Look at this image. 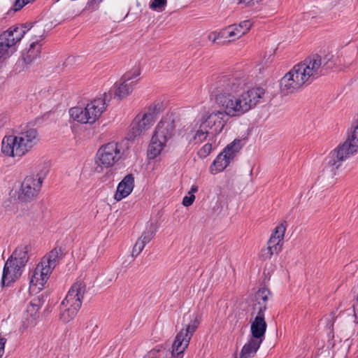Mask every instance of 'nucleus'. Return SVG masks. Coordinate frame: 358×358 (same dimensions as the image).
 Segmentation results:
<instances>
[{
  "mask_svg": "<svg viewBox=\"0 0 358 358\" xmlns=\"http://www.w3.org/2000/svg\"><path fill=\"white\" fill-rule=\"evenodd\" d=\"M249 78L242 72L214 76L209 84L210 95L221 110H215L202 120L207 128L217 134L224 129V117H239L255 108L263 99L262 87H250Z\"/></svg>",
  "mask_w": 358,
  "mask_h": 358,
  "instance_id": "f257e3e1",
  "label": "nucleus"
},
{
  "mask_svg": "<svg viewBox=\"0 0 358 358\" xmlns=\"http://www.w3.org/2000/svg\"><path fill=\"white\" fill-rule=\"evenodd\" d=\"M322 58L313 55L295 64L281 79L280 90L284 94L297 92L322 74Z\"/></svg>",
  "mask_w": 358,
  "mask_h": 358,
  "instance_id": "f03ea898",
  "label": "nucleus"
},
{
  "mask_svg": "<svg viewBox=\"0 0 358 358\" xmlns=\"http://www.w3.org/2000/svg\"><path fill=\"white\" fill-rule=\"evenodd\" d=\"M358 151V122L354 126L352 134L343 144L333 150L324 159L322 171L329 173L331 176L342 162L351 155Z\"/></svg>",
  "mask_w": 358,
  "mask_h": 358,
  "instance_id": "7ed1b4c3",
  "label": "nucleus"
},
{
  "mask_svg": "<svg viewBox=\"0 0 358 358\" xmlns=\"http://www.w3.org/2000/svg\"><path fill=\"white\" fill-rule=\"evenodd\" d=\"M270 291L266 288L259 289L255 294L252 301V315H255L253 320H251L250 332L252 338L263 342L265 338V333L267 324L264 318V312L267 306V301Z\"/></svg>",
  "mask_w": 358,
  "mask_h": 358,
  "instance_id": "20e7f679",
  "label": "nucleus"
},
{
  "mask_svg": "<svg viewBox=\"0 0 358 358\" xmlns=\"http://www.w3.org/2000/svg\"><path fill=\"white\" fill-rule=\"evenodd\" d=\"M60 253V249H53L41 259L35 269L30 273L29 290L31 292L38 293L43 288L56 266Z\"/></svg>",
  "mask_w": 358,
  "mask_h": 358,
  "instance_id": "39448f33",
  "label": "nucleus"
},
{
  "mask_svg": "<svg viewBox=\"0 0 358 358\" xmlns=\"http://www.w3.org/2000/svg\"><path fill=\"white\" fill-rule=\"evenodd\" d=\"M48 173V166L44 164L36 174L26 176L18 191V199L23 202H30L35 200L41 190L44 179Z\"/></svg>",
  "mask_w": 358,
  "mask_h": 358,
  "instance_id": "423d86ee",
  "label": "nucleus"
},
{
  "mask_svg": "<svg viewBox=\"0 0 358 358\" xmlns=\"http://www.w3.org/2000/svg\"><path fill=\"white\" fill-rule=\"evenodd\" d=\"M161 108L162 103L155 102L150 105L145 111L137 115L131 124L130 132L132 136H139L148 130L155 122Z\"/></svg>",
  "mask_w": 358,
  "mask_h": 358,
  "instance_id": "0eeeda50",
  "label": "nucleus"
},
{
  "mask_svg": "<svg viewBox=\"0 0 358 358\" xmlns=\"http://www.w3.org/2000/svg\"><path fill=\"white\" fill-rule=\"evenodd\" d=\"M199 324V321L195 317L176 334L170 352V358H183L184 352L189 346Z\"/></svg>",
  "mask_w": 358,
  "mask_h": 358,
  "instance_id": "6e6552de",
  "label": "nucleus"
},
{
  "mask_svg": "<svg viewBox=\"0 0 358 358\" xmlns=\"http://www.w3.org/2000/svg\"><path fill=\"white\" fill-rule=\"evenodd\" d=\"M122 157L120 145L114 141L101 145L96 155L97 168L108 169L113 166Z\"/></svg>",
  "mask_w": 358,
  "mask_h": 358,
  "instance_id": "1a4fd4ad",
  "label": "nucleus"
},
{
  "mask_svg": "<svg viewBox=\"0 0 358 358\" xmlns=\"http://www.w3.org/2000/svg\"><path fill=\"white\" fill-rule=\"evenodd\" d=\"M241 149L240 140H234L227 145L213 162L209 168L210 173L215 175L223 171L234 160Z\"/></svg>",
  "mask_w": 358,
  "mask_h": 358,
  "instance_id": "9d476101",
  "label": "nucleus"
},
{
  "mask_svg": "<svg viewBox=\"0 0 358 358\" xmlns=\"http://www.w3.org/2000/svg\"><path fill=\"white\" fill-rule=\"evenodd\" d=\"M141 71L138 68L125 73L120 81L115 83L109 92H113L115 97L123 99L133 92L138 82Z\"/></svg>",
  "mask_w": 358,
  "mask_h": 358,
  "instance_id": "9b49d317",
  "label": "nucleus"
},
{
  "mask_svg": "<svg viewBox=\"0 0 358 358\" xmlns=\"http://www.w3.org/2000/svg\"><path fill=\"white\" fill-rule=\"evenodd\" d=\"M41 306L42 303L39 298L33 299L27 304L18 327L20 334H24L36 325Z\"/></svg>",
  "mask_w": 358,
  "mask_h": 358,
  "instance_id": "f8f14e48",
  "label": "nucleus"
},
{
  "mask_svg": "<svg viewBox=\"0 0 358 358\" xmlns=\"http://www.w3.org/2000/svg\"><path fill=\"white\" fill-rule=\"evenodd\" d=\"M184 136L189 143H201L205 141L209 134V129L202 120L194 121L191 124L185 126Z\"/></svg>",
  "mask_w": 358,
  "mask_h": 358,
  "instance_id": "ddd939ff",
  "label": "nucleus"
},
{
  "mask_svg": "<svg viewBox=\"0 0 358 358\" xmlns=\"http://www.w3.org/2000/svg\"><path fill=\"white\" fill-rule=\"evenodd\" d=\"M176 133L175 120L171 115L163 117L157 124L153 135L168 143Z\"/></svg>",
  "mask_w": 358,
  "mask_h": 358,
  "instance_id": "4468645a",
  "label": "nucleus"
},
{
  "mask_svg": "<svg viewBox=\"0 0 358 358\" xmlns=\"http://www.w3.org/2000/svg\"><path fill=\"white\" fill-rule=\"evenodd\" d=\"M26 33L27 29L22 27V24L13 26L0 34V41L9 45V48L15 52L16 45L20 43Z\"/></svg>",
  "mask_w": 358,
  "mask_h": 358,
  "instance_id": "2eb2a0df",
  "label": "nucleus"
},
{
  "mask_svg": "<svg viewBox=\"0 0 358 358\" xmlns=\"http://www.w3.org/2000/svg\"><path fill=\"white\" fill-rule=\"evenodd\" d=\"M16 136L24 156L31 152L39 141L37 130L34 128L24 130Z\"/></svg>",
  "mask_w": 358,
  "mask_h": 358,
  "instance_id": "dca6fc26",
  "label": "nucleus"
},
{
  "mask_svg": "<svg viewBox=\"0 0 358 358\" xmlns=\"http://www.w3.org/2000/svg\"><path fill=\"white\" fill-rule=\"evenodd\" d=\"M1 152L8 157H22L24 156L16 135L5 136L1 141Z\"/></svg>",
  "mask_w": 358,
  "mask_h": 358,
  "instance_id": "f3484780",
  "label": "nucleus"
},
{
  "mask_svg": "<svg viewBox=\"0 0 358 358\" xmlns=\"http://www.w3.org/2000/svg\"><path fill=\"white\" fill-rule=\"evenodd\" d=\"M23 268L8 259L3 270L2 285H8L17 280L21 276Z\"/></svg>",
  "mask_w": 358,
  "mask_h": 358,
  "instance_id": "a211bd4d",
  "label": "nucleus"
},
{
  "mask_svg": "<svg viewBox=\"0 0 358 358\" xmlns=\"http://www.w3.org/2000/svg\"><path fill=\"white\" fill-rule=\"evenodd\" d=\"M90 124L94 123L106 109V100L103 98L94 99L86 105Z\"/></svg>",
  "mask_w": 358,
  "mask_h": 358,
  "instance_id": "6ab92c4d",
  "label": "nucleus"
},
{
  "mask_svg": "<svg viewBox=\"0 0 358 358\" xmlns=\"http://www.w3.org/2000/svg\"><path fill=\"white\" fill-rule=\"evenodd\" d=\"M31 246L29 243L19 245L8 258L15 264L24 268L30 257Z\"/></svg>",
  "mask_w": 358,
  "mask_h": 358,
  "instance_id": "aec40b11",
  "label": "nucleus"
},
{
  "mask_svg": "<svg viewBox=\"0 0 358 358\" xmlns=\"http://www.w3.org/2000/svg\"><path fill=\"white\" fill-rule=\"evenodd\" d=\"M86 292V285L83 280H77L75 282L65 298V300L73 303H78L82 305L84 294Z\"/></svg>",
  "mask_w": 358,
  "mask_h": 358,
  "instance_id": "412c9836",
  "label": "nucleus"
},
{
  "mask_svg": "<svg viewBox=\"0 0 358 358\" xmlns=\"http://www.w3.org/2000/svg\"><path fill=\"white\" fill-rule=\"evenodd\" d=\"M134 187V178L131 174L127 175L118 184L114 198L119 201L129 196Z\"/></svg>",
  "mask_w": 358,
  "mask_h": 358,
  "instance_id": "4be33fe9",
  "label": "nucleus"
},
{
  "mask_svg": "<svg viewBox=\"0 0 358 358\" xmlns=\"http://www.w3.org/2000/svg\"><path fill=\"white\" fill-rule=\"evenodd\" d=\"M78 303H71L69 301H62L61 303V313L60 319L65 323L71 321L77 315L80 310L81 305L78 304Z\"/></svg>",
  "mask_w": 358,
  "mask_h": 358,
  "instance_id": "5701e85b",
  "label": "nucleus"
},
{
  "mask_svg": "<svg viewBox=\"0 0 358 358\" xmlns=\"http://www.w3.org/2000/svg\"><path fill=\"white\" fill-rule=\"evenodd\" d=\"M166 145L167 143L152 135L147 150L148 159H154L159 156L166 147Z\"/></svg>",
  "mask_w": 358,
  "mask_h": 358,
  "instance_id": "b1692460",
  "label": "nucleus"
},
{
  "mask_svg": "<svg viewBox=\"0 0 358 358\" xmlns=\"http://www.w3.org/2000/svg\"><path fill=\"white\" fill-rule=\"evenodd\" d=\"M42 43L37 41L30 42L29 48L23 53V59L26 64H31L41 56Z\"/></svg>",
  "mask_w": 358,
  "mask_h": 358,
  "instance_id": "393cba45",
  "label": "nucleus"
},
{
  "mask_svg": "<svg viewBox=\"0 0 358 358\" xmlns=\"http://www.w3.org/2000/svg\"><path fill=\"white\" fill-rule=\"evenodd\" d=\"M262 341L250 338L248 341L243 346L239 358H250L255 356L259 350Z\"/></svg>",
  "mask_w": 358,
  "mask_h": 358,
  "instance_id": "a878e982",
  "label": "nucleus"
},
{
  "mask_svg": "<svg viewBox=\"0 0 358 358\" xmlns=\"http://www.w3.org/2000/svg\"><path fill=\"white\" fill-rule=\"evenodd\" d=\"M81 330L83 335L92 342L97 338L99 334V327L94 320H90L84 322L81 326Z\"/></svg>",
  "mask_w": 358,
  "mask_h": 358,
  "instance_id": "bb28decb",
  "label": "nucleus"
},
{
  "mask_svg": "<svg viewBox=\"0 0 358 358\" xmlns=\"http://www.w3.org/2000/svg\"><path fill=\"white\" fill-rule=\"evenodd\" d=\"M283 242L274 237H270L267 247L262 250V256L265 259H270L273 255L278 254L282 248Z\"/></svg>",
  "mask_w": 358,
  "mask_h": 358,
  "instance_id": "cd10ccee",
  "label": "nucleus"
},
{
  "mask_svg": "<svg viewBox=\"0 0 358 358\" xmlns=\"http://www.w3.org/2000/svg\"><path fill=\"white\" fill-rule=\"evenodd\" d=\"M253 25V23L250 20H246L240 22L239 23H234L232 24H230L234 34L236 36L237 39L238 40L244 35L247 34L250 30L251 29Z\"/></svg>",
  "mask_w": 358,
  "mask_h": 358,
  "instance_id": "c85d7f7f",
  "label": "nucleus"
},
{
  "mask_svg": "<svg viewBox=\"0 0 358 358\" xmlns=\"http://www.w3.org/2000/svg\"><path fill=\"white\" fill-rule=\"evenodd\" d=\"M69 113L71 118L73 121L78 122L81 124H90V120L87 116L86 107H73L70 108Z\"/></svg>",
  "mask_w": 358,
  "mask_h": 358,
  "instance_id": "c756f323",
  "label": "nucleus"
},
{
  "mask_svg": "<svg viewBox=\"0 0 358 358\" xmlns=\"http://www.w3.org/2000/svg\"><path fill=\"white\" fill-rule=\"evenodd\" d=\"M27 29V33L30 36V42L37 41L38 43H42L44 35V29L39 25L35 24L31 25L30 24H22Z\"/></svg>",
  "mask_w": 358,
  "mask_h": 358,
  "instance_id": "7c9ffc66",
  "label": "nucleus"
},
{
  "mask_svg": "<svg viewBox=\"0 0 358 358\" xmlns=\"http://www.w3.org/2000/svg\"><path fill=\"white\" fill-rule=\"evenodd\" d=\"M143 358H170V352L163 345H158L148 351Z\"/></svg>",
  "mask_w": 358,
  "mask_h": 358,
  "instance_id": "2f4dec72",
  "label": "nucleus"
},
{
  "mask_svg": "<svg viewBox=\"0 0 358 358\" xmlns=\"http://www.w3.org/2000/svg\"><path fill=\"white\" fill-rule=\"evenodd\" d=\"M223 36V45H228L237 41V38L233 32L230 25L222 28Z\"/></svg>",
  "mask_w": 358,
  "mask_h": 358,
  "instance_id": "473e14b6",
  "label": "nucleus"
},
{
  "mask_svg": "<svg viewBox=\"0 0 358 358\" xmlns=\"http://www.w3.org/2000/svg\"><path fill=\"white\" fill-rule=\"evenodd\" d=\"M156 229L152 224H149L138 239L148 244L155 236Z\"/></svg>",
  "mask_w": 358,
  "mask_h": 358,
  "instance_id": "72a5a7b5",
  "label": "nucleus"
},
{
  "mask_svg": "<svg viewBox=\"0 0 358 358\" xmlns=\"http://www.w3.org/2000/svg\"><path fill=\"white\" fill-rule=\"evenodd\" d=\"M287 228L286 222H281L274 229L271 237L276 238L284 242L285 233Z\"/></svg>",
  "mask_w": 358,
  "mask_h": 358,
  "instance_id": "f704fd0d",
  "label": "nucleus"
},
{
  "mask_svg": "<svg viewBox=\"0 0 358 358\" xmlns=\"http://www.w3.org/2000/svg\"><path fill=\"white\" fill-rule=\"evenodd\" d=\"M15 52L13 51L9 45H6L0 41V67L6 59L9 58Z\"/></svg>",
  "mask_w": 358,
  "mask_h": 358,
  "instance_id": "c9c22d12",
  "label": "nucleus"
},
{
  "mask_svg": "<svg viewBox=\"0 0 358 358\" xmlns=\"http://www.w3.org/2000/svg\"><path fill=\"white\" fill-rule=\"evenodd\" d=\"M208 39L213 44L224 45H223V36L222 29L218 31H210L208 35Z\"/></svg>",
  "mask_w": 358,
  "mask_h": 358,
  "instance_id": "e433bc0d",
  "label": "nucleus"
},
{
  "mask_svg": "<svg viewBox=\"0 0 358 358\" xmlns=\"http://www.w3.org/2000/svg\"><path fill=\"white\" fill-rule=\"evenodd\" d=\"M167 0H151L149 7L152 10L162 12L164 10Z\"/></svg>",
  "mask_w": 358,
  "mask_h": 358,
  "instance_id": "4c0bfd02",
  "label": "nucleus"
},
{
  "mask_svg": "<svg viewBox=\"0 0 358 358\" xmlns=\"http://www.w3.org/2000/svg\"><path fill=\"white\" fill-rule=\"evenodd\" d=\"M212 150H213L212 143H207L205 145H203L199 150L197 155L200 158L204 159V158L207 157L210 154Z\"/></svg>",
  "mask_w": 358,
  "mask_h": 358,
  "instance_id": "58836bf2",
  "label": "nucleus"
},
{
  "mask_svg": "<svg viewBox=\"0 0 358 358\" xmlns=\"http://www.w3.org/2000/svg\"><path fill=\"white\" fill-rule=\"evenodd\" d=\"M145 245L146 244L143 241L138 239L133 248L132 256L137 257L143 251Z\"/></svg>",
  "mask_w": 358,
  "mask_h": 358,
  "instance_id": "ea45409f",
  "label": "nucleus"
},
{
  "mask_svg": "<svg viewBox=\"0 0 358 358\" xmlns=\"http://www.w3.org/2000/svg\"><path fill=\"white\" fill-rule=\"evenodd\" d=\"M35 0H15L13 3V10L18 11L22 9L25 5L34 1Z\"/></svg>",
  "mask_w": 358,
  "mask_h": 358,
  "instance_id": "a19ab883",
  "label": "nucleus"
},
{
  "mask_svg": "<svg viewBox=\"0 0 358 358\" xmlns=\"http://www.w3.org/2000/svg\"><path fill=\"white\" fill-rule=\"evenodd\" d=\"M194 200H195L194 195L185 196L182 199V205L186 207L190 206L191 205H192Z\"/></svg>",
  "mask_w": 358,
  "mask_h": 358,
  "instance_id": "79ce46f5",
  "label": "nucleus"
},
{
  "mask_svg": "<svg viewBox=\"0 0 358 358\" xmlns=\"http://www.w3.org/2000/svg\"><path fill=\"white\" fill-rule=\"evenodd\" d=\"M354 292L356 294L355 302L353 305L354 315L357 317H358V284L357 286L354 288Z\"/></svg>",
  "mask_w": 358,
  "mask_h": 358,
  "instance_id": "37998d69",
  "label": "nucleus"
},
{
  "mask_svg": "<svg viewBox=\"0 0 358 358\" xmlns=\"http://www.w3.org/2000/svg\"><path fill=\"white\" fill-rule=\"evenodd\" d=\"M8 117L5 114H0V131L7 125Z\"/></svg>",
  "mask_w": 358,
  "mask_h": 358,
  "instance_id": "c03bdc74",
  "label": "nucleus"
},
{
  "mask_svg": "<svg viewBox=\"0 0 358 358\" xmlns=\"http://www.w3.org/2000/svg\"><path fill=\"white\" fill-rule=\"evenodd\" d=\"M6 341V338L0 337V358H1L4 354Z\"/></svg>",
  "mask_w": 358,
  "mask_h": 358,
  "instance_id": "a18cd8bd",
  "label": "nucleus"
},
{
  "mask_svg": "<svg viewBox=\"0 0 358 358\" xmlns=\"http://www.w3.org/2000/svg\"><path fill=\"white\" fill-rule=\"evenodd\" d=\"M199 187L196 185H193L190 187V189L188 191L189 195H194L196 192H198Z\"/></svg>",
  "mask_w": 358,
  "mask_h": 358,
  "instance_id": "49530a36",
  "label": "nucleus"
},
{
  "mask_svg": "<svg viewBox=\"0 0 358 358\" xmlns=\"http://www.w3.org/2000/svg\"><path fill=\"white\" fill-rule=\"evenodd\" d=\"M102 0H99V1H101Z\"/></svg>",
  "mask_w": 358,
  "mask_h": 358,
  "instance_id": "de8ad7c7",
  "label": "nucleus"
},
{
  "mask_svg": "<svg viewBox=\"0 0 358 358\" xmlns=\"http://www.w3.org/2000/svg\"><path fill=\"white\" fill-rule=\"evenodd\" d=\"M235 358H236V357H235Z\"/></svg>",
  "mask_w": 358,
  "mask_h": 358,
  "instance_id": "09e8293b",
  "label": "nucleus"
}]
</instances>
